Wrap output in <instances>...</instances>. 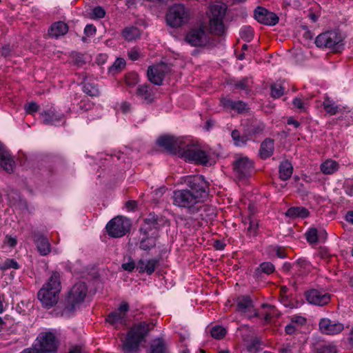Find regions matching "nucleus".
Wrapping results in <instances>:
<instances>
[{
	"label": "nucleus",
	"instance_id": "1",
	"mask_svg": "<svg viewBox=\"0 0 353 353\" xmlns=\"http://www.w3.org/2000/svg\"><path fill=\"white\" fill-rule=\"evenodd\" d=\"M181 183L188 188L178 190L172 196L173 204L188 210L196 208L197 204L202 203L209 194L208 183L202 175L185 176L181 179Z\"/></svg>",
	"mask_w": 353,
	"mask_h": 353
},
{
	"label": "nucleus",
	"instance_id": "2",
	"mask_svg": "<svg viewBox=\"0 0 353 353\" xmlns=\"http://www.w3.org/2000/svg\"><path fill=\"white\" fill-rule=\"evenodd\" d=\"M157 144L170 153L177 155L186 161L206 164L209 161L207 152L188 137L165 135L157 139Z\"/></svg>",
	"mask_w": 353,
	"mask_h": 353
},
{
	"label": "nucleus",
	"instance_id": "3",
	"mask_svg": "<svg viewBox=\"0 0 353 353\" xmlns=\"http://www.w3.org/2000/svg\"><path fill=\"white\" fill-rule=\"evenodd\" d=\"M61 288L60 275L58 272H53L37 294L43 306L51 307L57 304Z\"/></svg>",
	"mask_w": 353,
	"mask_h": 353
},
{
	"label": "nucleus",
	"instance_id": "4",
	"mask_svg": "<svg viewBox=\"0 0 353 353\" xmlns=\"http://www.w3.org/2000/svg\"><path fill=\"white\" fill-rule=\"evenodd\" d=\"M150 330V324L146 322H140L134 325L127 334L123 343V350L125 353H131L136 351L141 342L148 335Z\"/></svg>",
	"mask_w": 353,
	"mask_h": 353
},
{
	"label": "nucleus",
	"instance_id": "5",
	"mask_svg": "<svg viewBox=\"0 0 353 353\" xmlns=\"http://www.w3.org/2000/svg\"><path fill=\"white\" fill-rule=\"evenodd\" d=\"M87 287L83 282L76 283L68 292L61 315L70 317L84 301L87 294Z\"/></svg>",
	"mask_w": 353,
	"mask_h": 353
},
{
	"label": "nucleus",
	"instance_id": "6",
	"mask_svg": "<svg viewBox=\"0 0 353 353\" xmlns=\"http://www.w3.org/2000/svg\"><path fill=\"white\" fill-rule=\"evenodd\" d=\"M226 6L222 3H216L210 6L208 12L209 26L212 32L221 34L224 32L223 19L226 11Z\"/></svg>",
	"mask_w": 353,
	"mask_h": 353
},
{
	"label": "nucleus",
	"instance_id": "7",
	"mask_svg": "<svg viewBox=\"0 0 353 353\" xmlns=\"http://www.w3.org/2000/svg\"><path fill=\"white\" fill-rule=\"evenodd\" d=\"M167 25L172 28H179L189 20V11L181 4H176L172 6L166 14Z\"/></svg>",
	"mask_w": 353,
	"mask_h": 353
},
{
	"label": "nucleus",
	"instance_id": "8",
	"mask_svg": "<svg viewBox=\"0 0 353 353\" xmlns=\"http://www.w3.org/2000/svg\"><path fill=\"white\" fill-rule=\"evenodd\" d=\"M130 221L122 216H117L110 220L107 225L108 234L114 238L123 236L130 229Z\"/></svg>",
	"mask_w": 353,
	"mask_h": 353
},
{
	"label": "nucleus",
	"instance_id": "9",
	"mask_svg": "<svg viewBox=\"0 0 353 353\" xmlns=\"http://www.w3.org/2000/svg\"><path fill=\"white\" fill-rule=\"evenodd\" d=\"M341 35L337 31H329L318 35L315 43L319 48H328L339 50L342 46Z\"/></svg>",
	"mask_w": 353,
	"mask_h": 353
},
{
	"label": "nucleus",
	"instance_id": "10",
	"mask_svg": "<svg viewBox=\"0 0 353 353\" xmlns=\"http://www.w3.org/2000/svg\"><path fill=\"white\" fill-rule=\"evenodd\" d=\"M185 41L192 46H203L209 43V36L203 26L191 28L185 35Z\"/></svg>",
	"mask_w": 353,
	"mask_h": 353
},
{
	"label": "nucleus",
	"instance_id": "11",
	"mask_svg": "<svg viewBox=\"0 0 353 353\" xmlns=\"http://www.w3.org/2000/svg\"><path fill=\"white\" fill-rule=\"evenodd\" d=\"M57 340L54 334L50 332L41 333L37 339L35 346L42 353L55 351L57 347Z\"/></svg>",
	"mask_w": 353,
	"mask_h": 353
},
{
	"label": "nucleus",
	"instance_id": "12",
	"mask_svg": "<svg viewBox=\"0 0 353 353\" xmlns=\"http://www.w3.org/2000/svg\"><path fill=\"white\" fill-rule=\"evenodd\" d=\"M170 70V67L164 63H160L150 66L147 72L148 79L155 85H161L165 74H167Z\"/></svg>",
	"mask_w": 353,
	"mask_h": 353
},
{
	"label": "nucleus",
	"instance_id": "13",
	"mask_svg": "<svg viewBox=\"0 0 353 353\" xmlns=\"http://www.w3.org/2000/svg\"><path fill=\"white\" fill-rule=\"evenodd\" d=\"M319 330L326 335H335L341 333L345 328L344 325L338 321L328 318L321 319L319 323Z\"/></svg>",
	"mask_w": 353,
	"mask_h": 353
},
{
	"label": "nucleus",
	"instance_id": "14",
	"mask_svg": "<svg viewBox=\"0 0 353 353\" xmlns=\"http://www.w3.org/2000/svg\"><path fill=\"white\" fill-rule=\"evenodd\" d=\"M128 310V304L126 302H123L117 311L112 312L107 316L106 321L115 327H117L119 325H125Z\"/></svg>",
	"mask_w": 353,
	"mask_h": 353
},
{
	"label": "nucleus",
	"instance_id": "15",
	"mask_svg": "<svg viewBox=\"0 0 353 353\" xmlns=\"http://www.w3.org/2000/svg\"><path fill=\"white\" fill-rule=\"evenodd\" d=\"M237 310L248 318L256 316L258 313L254 308L251 299L248 296H241L237 298Z\"/></svg>",
	"mask_w": 353,
	"mask_h": 353
},
{
	"label": "nucleus",
	"instance_id": "16",
	"mask_svg": "<svg viewBox=\"0 0 353 353\" xmlns=\"http://www.w3.org/2000/svg\"><path fill=\"white\" fill-rule=\"evenodd\" d=\"M306 300L310 304L323 305L329 303L330 296L329 294L315 289L310 290L305 293Z\"/></svg>",
	"mask_w": 353,
	"mask_h": 353
},
{
	"label": "nucleus",
	"instance_id": "17",
	"mask_svg": "<svg viewBox=\"0 0 353 353\" xmlns=\"http://www.w3.org/2000/svg\"><path fill=\"white\" fill-rule=\"evenodd\" d=\"M254 18L259 23L268 26H274L279 21V17L274 13L268 12L262 7H257L256 8Z\"/></svg>",
	"mask_w": 353,
	"mask_h": 353
},
{
	"label": "nucleus",
	"instance_id": "18",
	"mask_svg": "<svg viewBox=\"0 0 353 353\" xmlns=\"http://www.w3.org/2000/svg\"><path fill=\"white\" fill-rule=\"evenodd\" d=\"M252 168V163L248 157H239L234 163V171L240 177L248 176Z\"/></svg>",
	"mask_w": 353,
	"mask_h": 353
},
{
	"label": "nucleus",
	"instance_id": "19",
	"mask_svg": "<svg viewBox=\"0 0 353 353\" xmlns=\"http://www.w3.org/2000/svg\"><path fill=\"white\" fill-rule=\"evenodd\" d=\"M43 121L47 125H57L63 119V114L58 112L54 108L41 113Z\"/></svg>",
	"mask_w": 353,
	"mask_h": 353
},
{
	"label": "nucleus",
	"instance_id": "20",
	"mask_svg": "<svg viewBox=\"0 0 353 353\" xmlns=\"http://www.w3.org/2000/svg\"><path fill=\"white\" fill-rule=\"evenodd\" d=\"M157 218L154 214H150L144 220V224L141 228V232L145 236H148L151 232L152 236L157 234L158 228Z\"/></svg>",
	"mask_w": 353,
	"mask_h": 353
},
{
	"label": "nucleus",
	"instance_id": "21",
	"mask_svg": "<svg viewBox=\"0 0 353 353\" xmlns=\"http://www.w3.org/2000/svg\"><path fill=\"white\" fill-rule=\"evenodd\" d=\"M0 165L4 170L11 172L13 170L14 161L10 153L5 150L0 143Z\"/></svg>",
	"mask_w": 353,
	"mask_h": 353
},
{
	"label": "nucleus",
	"instance_id": "22",
	"mask_svg": "<svg viewBox=\"0 0 353 353\" xmlns=\"http://www.w3.org/2000/svg\"><path fill=\"white\" fill-rule=\"evenodd\" d=\"M221 103L224 108H230L239 113H243L248 110L247 104L242 101H233L230 99H223Z\"/></svg>",
	"mask_w": 353,
	"mask_h": 353
},
{
	"label": "nucleus",
	"instance_id": "23",
	"mask_svg": "<svg viewBox=\"0 0 353 353\" xmlns=\"http://www.w3.org/2000/svg\"><path fill=\"white\" fill-rule=\"evenodd\" d=\"M157 265V261L155 259H141L139 261L137 269L139 272H146L148 274H152Z\"/></svg>",
	"mask_w": 353,
	"mask_h": 353
},
{
	"label": "nucleus",
	"instance_id": "24",
	"mask_svg": "<svg viewBox=\"0 0 353 353\" xmlns=\"http://www.w3.org/2000/svg\"><path fill=\"white\" fill-rule=\"evenodd\" d=\"M68 31V27L66 23L59 21L53 23L49 30V34L54 38L63 36Z\"/></svg>",
	"mask_w": 353,
	"mask_h": 353
},
{
	"label": "nucleus",
	"instance_id": "25",
	"mask_svg": "<svg viewBox=\"0 0 353 353\" xmlns=\"http://www.w3.org/2000/svg\"><path fill=\"white\" fill-rule=\"evenodd\" d=\"M274 150V140L270 138L265 139L260 148V155L263 159H267L273 154Z\"/></svg>",
	"mask_w": 353,
	"mask_h": 353
},
{
	"label": "nucleus",
	"instance_id": "26",
	"mask_svg": "<svg viewBox=\"0 0 353 353\" xmlns=\"http://www.w3.org/2000/svg\"><path fill=\"white\" fill-rule=\"evenodd\" d=\"M35 243L40 254L46 256L50 252L51 247L47 238L39 236L35 240Z\"/></svg>",
	"mask_w": 353,
	"mask_h": 353
},
{
	"label": "nucleus",
	"instance_id": "27",
	"mask_svg": "<svg viewBox=\"0 0 353 353\" xmlns=\"http://www.w3.org/2000/svg\"><path fill=\"white\" fill-rule=\"evenodd\" d=\"M231 136L234 145L239 147L245 145L248 141L252 140L251 134L248 133L241 135L236 130L232 132Z\"/></svg>",
	"mask_w": 353,
	"mask_h": 353
},
{
	"label": "nucleus",
	"instance_id": "28",
	"mask_svg": "<svg viewBox=\"0 0 353 353\" xmlns=\"http://www.w3.org/2000/svg\"><path fill=\"white\" fill-rule=\"evenodd\" d=\"M148 353H169L164 341L161 338L154 339Z\"/></svg>",
	"mask_w": 353,
	"mask_h": 353
},
{
	"label": "nucleus",
	"instance_id": "29",
	"mask_svg": "<svg viewBox=\"0 0 353 353\" xmlns=\"http://www.w3.org/2000/svg\"><path fill=\"white\" fill-rule=\"evenodd\" d=\"M292 171L293 167L289 161L282 162L279 166L280 178L283 181L289 179L292 174Z\"/></svg>",
	"mask_w": 353,
	"mask_h": 353
},
{
	"label": "nucleus",
	"instance_id": "30",
	"mask_svg": "<svg viewBox=\"0 0 353 353\" xmlns=\"http://www.w3.org/2000/svg\"><path fill=\"white\" fill-rule=\"evenodd\" d=\"M309 212L307 209L303 207H292L288 210L285 215L290 218H305L307 216Z\"/></svg>",
	"mask_w": 353,
	"mask_h": 353
},
{
	"label": "nucleus",
	"instance_id": "31",
	"mask_svg": "<svg viewBox=\"0 0 353 353\" xmlns=\"http://www.w3.org/2000/svg\"><path fill=\"white\" fill-rule=\"evenodd\" d=\"M137 94L147 102L154 100V94L148 85H141L137 88Z\"/></svg>",
	"mask_w": 353,
	"mask_h": 353
},
{
	"label": "nucleus",
	"instance_id": "32",
	"mask_svg": "<svg viewBox=\"0 0 353 353\" xmlns=\"http://www.w3.org/2000/svg\"><path fill=\"white\" fill-rule=\"evenodd\" d=\"M339 164L336 161L328 159L321 165V170L325 174H332L339 169Z\"/></svg>",
	"mask_w": 353,
	"mask_h": 353
},
{
	"label": "nucleus",
	"instance_id": "33",
	"mask_svg": "<svg viewBox=\"0 0 353 353\" xmlns=\"http://www.w3.org/2000/svg\"><path fill=\"white\" fill-rule=\"evenodd\" d=\"M122 35L125 40L130 41L140 37V31L136 27H128L123 30Z\"/></svg>",
	"mask_w": 353,
	"mask_h": 353
},
{
	"label": "nucleus",
	"instance_id": "34",
	"mask_svg": "<svg viewBox=\"0 0 353 353\" xmlns=\"http://www.w3.org/2000/svg\"><path fill=\"white\" fill-rule=\"evenodd\" d=\"M323 106L325 111L330 114H336L339 110V107L335 104V103L330 97H326L323 103Z\"/></svg>",
	"mask_w": 353,
	"mask_h": 353
},
{
	"label": "nucleus",
	"instance_id": "35",
	"mask_svg": "<svg viewBox=\"0 0 353 353\" xmlns=\"http://www.w3.org/2000/svg\"><path fill=\"white\" fill-rule=\"evenodd\" d=\"M126 63L124 59L117 58L113 64L110 67L109 72L112 74H115L121 72L125 67Z\"/></svg>",
	"mask_w": 353,
	"mask_h": 353
},
{
	"label": "nucleus",
	"instance_id": "36",
	"mask_svg": "<svg viewBox=\"0 0 353 353\" xmlns=\"http://www.w3.org/2000/svg\"><path fill=\"white\" fill-rule=\"evenodd\" d=\"M83 91L85 93L92 97L98 96L99 94L97 85L91 83H85L83 85Z\"/></svg>",
	"mask_w": 353,
	"mask_h": 353
},
{
	"label": "nucleus",
	"instance_id": "37",
	"mask_svg": "<svg viewBox=\"0 0 353 353\" xmlns=\"http://www.w3.org/2000/svg\"><path fill=\"white\" fill-rule=\"evenodd\" d=\"M156 240L154 236L143 239L140 243V248L144 250H149L155 246Z\"/></svg>",
	"mask_w": 353,
	"mask_h": 353
},
{
	"label": "nucleus",
	"instance_id": "38",
	"mask_svg": "<svg viewBox=\"0 0 353 353\" xmlns=\"http://www.w3.org/2000/svg\"><path fill=\"white\" fill-rule=\"evenodd\" d=\"M226 334V330L221 326H215L211 330V335L213 338L220 339Z\"/></svg>",
	"mask_w": 353,
	"mask_h": 353
},
{
	"label": "nucleus",
	"instance_id": "39",
	"mask_svg": "<svg viewBox=\"0 0 353 353\" xmlns=\"http://www.w3.org/2000/svg\"><path fill=\"white\" fill-rule=\"evenodd\" d=\"M241 37L246 41H250L253 37V30L250 26H245L240 32Z\"/></svg>",
	"mask_w": 353,
	"mask_h": 353
},
{
	"label": "nucleus",
	"instance_id": "40",
	"mask_svg": "<svg viewBox=\"0 0 353 353\" xmlns=\"http://www.w3.org/2000/svg\"><path fill=\"white\" fill-rule=\"evenodd\" d=\"M284 93V88L280 84H274L271 86V95L274 98H279Z\"/></svg>",
	"mask_w": 353,
	"mask_h": 353
},
{
	"label": "nucleus",
	"instance_id": "41",
	"mask_svg": "<svg viewBox=\"0 0 353 353\" xmlns=\"http://www.w3.org/2000/svg\"><path fill=\"white\" fill-rule=\"evenodd\" d=\"M307 241L310 243H315L318 241V233L315 228L310 229L305 234Z\"/></svg>",
	"mask_w": 353,
	"mask_h": 353
},
{
	"label": "nucleus",
	"instance_id": "42",
	"mask_svg": "<svg viewBox=\"0 0 353 353\" xmlns=\"http://www.w3.org/2000/svg\"><path fill=\"white\" fill-rule=\"evenodd\" d=\"M19 268V264L14 259H6L1 265L0 269L5 270L9 268L18 269Z\"/></svg>",
	"mask_w": 353,
	"mask_h": 353
},
{
	"label": "nucleus",
	"instance_id": "43",
	"mask_svg": "<svg viewBox=\"0 0 353 353\" xmlns=\"http://www.w3.org/2000/svg\"><path fill=\"white\" fill-rule=\"evenodd\" d=\"M265 129V125L263 123H258L255 125H253L251 132L249 133V134H251V137L252 138V136H257L259 134H261Z\"/></svg>",
	"mask_w": 353,
	"mask_h": 353
},
{
	"label": "nucleus",
	"instance_id": "44",
	"mask_svg": "<svg viewBox=\"0 0 353 353\" xmlns=\"http://www.w3.org/2000/svg\"><path fill=\"white\" fill-rule=\"evenodd\" d=\"M318 353H337V348L332 344L325 345L318 350Z\"/></svg>",
	"mask_w": 353,
	"mask_h": 353
},
{
	"label": "nucleus",
	"instance_id": "45",
	"mask_svg": "<svg viewBox=\"0 0 353 353\" xmlns=\"http://www.w3.org/2000/svg\"><path fill=\"white\" fill-rule=\"evenodd\" d=\"M261 271L265 274H270L274 271V266L270 262H264L260 265Z\"/></svg>",
	"mask_w": 353,
	"mask_h": 353
},
{
	"label": "nucleus",
	"instance_id": "46",
	"mask_svg": "<svg viewBox=\"0 0 353 353\" xmlns=\"http://www.w3.org/2000/svg\"><path fill=\"white\" fill-rule=\"evenodd\" d=\"M258 223L256 221L251 220L248 228V233L250 236H255L257 234Z\"/></svg>",
	"mask_w": 353,
	"mask_h": 353
},
{
	"label": "nucleus",
	"instance_id": "47",
	"mask_svg": "<svg viewBox=\"0 0 353 353\" xmlns=\"http://www.w3.org/2000/svg\"><path fill=\"white\" fill-rule=\"evenodd\" d=\"M292 104L299 112H304L306 110L305 103L299 98H295L293 99Z\"/></svg>",
	"mask_w": 353,
	"mask_h": 353
},
{
	"label": "nucleus",
	"instance_id": "48",
	"mask_svg": "<svg viewBox=\"0 0 353 353\" xmlns=\"http://www.w3.org/2000/svg\"><path fill=\"white\" fill-rule=\"evenodd\" d=\"M25 110L27 113L32 114L39 110V105L34 102H30L25 105Z\"/></svg>",
	"mask_w": 353,
	"mask_h": 353
},
{
	"label": "nucleus",
	"instance_id": "49",
	"mask_svg": "<svg viewBox=\"0 0 353 353\" xmlns=\"http://www.w3.org/2000/svg\"><path fill=\"white\" fill-rule=\"evenodd\" d=\"M105 12L101 7H96L92 10V14L96 18H103L105 16Z\"/></svg>",
	"mask_w": 353,
	"mask_h": 353
},
{
	"label": "nucleus",
	"instance_id": "50",
	"mask_svg": "<svg viewBox=\"0 0 353 353\" xmlns=\"http://www.w3.org/2000/svg\"><path fill=\"white\" fill-rule=\"evenodd\" d=\"M84 32L88 37L92 36L96 32V28L91 24L87 25L84 29Z\"/></svg>",
	"mask_w": 353,
	"mask_h": 353
},
{
	"label": "nucleus",
	"instance_id": "51",
	"mask_svg": "<svg viewBox=\"0 0 353 353\" xmlns=\"http://www.w3.org/2000/svg\"><path fill=\"white\" fill-rule=\"evenodd\" d=\"M134 268L135 264L133 261H130L128 263L122 264V268L128 272H132Z\"/></svg>",
	"mask_w": 353,
	"mask_h": 353
},
{
	"label": "nucleus",
	"instance_id": "52",
	"mask_svg": "<svg viewBox=\"0 0 353 353\" xmlns=\"http://www.w3.org/2000/svg\"><path fill=\"white\" fill-rule=\"evenodd\" d=\"M92 106V104L90 103V101L86 100H83L79 103V108L81 110H90Z\"/></svg>",
	"mask_w": 353,
	"mask_h": 353
},
{
	"label": "nucleus",
	"instance_id": "53",
	"mask_svg": "<svg viewBox=\"0 0 353 353\" xmlns=\"http://www.w3.org/2000/svg\"><path fill=\"white\" fill-rule=\"evenodd\" d=\"M248 87V79H243V81H241L235 84V88L241 89V90H247Z\"/></svg>",
	"mask_w": 353,
	"mask_h": 353
},
{
	"label": "nucleus",
	"instance_id": "54",
	"mask_svg": "<svg viewBox=\"0 0 353 353\" xmlns=\"http://www.w3.org/2000/svg\"><path fill=\"white\" fill-rule=\"evenodd\" d=\"M128 56L130 57V59L132 61H135V60H137L139 57V52L136 49H132L129 52H128Z\"/></svg>",
	"mask_w": 353,
	"mask_h": 353
},
{
	"label": "nucleus",
	"instance_id": "55",
	"mask_svg": "<svg viewBox=\"0 0 353 353\" xmlns=\"http://www.w3.org/2000/svg\"><path fill=\"white\" fill-rule=\"evenodd\" d=\"M20 353H42V352L34 344V345L32 348L26 349Z\"/></svg>",
	"mask_w": 353,
	"mask_h": 353
},
{
	"label": "nucleus",
	"instance_id": "56",
	"mask_svg": "<svg viewBox=\"0 0 353 353\" xmlns=\"http://www.w3.org/2000/svg\"><path fill=\"white\" fill-rule=\"evenodd\" d=\"M296 330V327L294 325L293 323L292 322V323L290 324H288L285 326V332L288 334H293Z\"/></svg>",
	"mask_w": 353,
	"mask_h": 353
},
{
	"label": "nucleus",
	"instance_id": "57",
	"mask_svg": "<svg viewBox=\"0 0 353 353\" xmlns=\"http://www.w3.org/2000/svg\"><path fill=\"white\" fill-rule=\"evenodd\" d=\"M6 242L10 247H14L17 244L16 239L12 236H6Z\"/></svg>",
	"mask_w": 353,
	"mask_h": 353
},
{
	"label": "nucleus",
	"instance_id": "58",
	"mask_svg": "<svg viewBox=\"0 0 353 353\" xmlns=\"http://www.w3.org/2000/svg\"><path fill=\"white\" fill-rule=\"evenodd\" d=\"M10 50H11L9 46H5V47L2 48L1 50V53L3 56L7 57L9 55Z\"/></svg>",
	"mask_w": 353,
	"mask_h": 353
},
{
	"label": "nucleus",
	"instance_id": "59",
	"mask_svg": "<svg viewBox=\"0 0 353 353\" xmlns=\"http://www.w3.org/2000/svg\"><path fill=\"white\" fill-rule=\"evenodd\" d=\"M305 319L303 318V317H301V316H299V317H295L292 319V322L293 323H299V324H303L305 323Z\"/></svg>",
	"mask_w": 353,
	"mask_h": 353
},
{
	"label": "nucleus",
	"instance_id": "60",
	"mask_svg": "<svg viewBox=\"0 0 353 353\" xmlns=\"http://www.w3.org/2000/svg\"><path fill=\"white\" fill-rule=\"evenodd\" d=\"M136 202L134 201H128L125 204L126 208L130 210H133L136 208Z\"/></svg>",
	"mask_w": 353,
	"mask_h": 353
},
{
	"label": "nucleus",
	"instance_id": "61",
	"mask_svg": "<svg viewBox=\"0 0 353 353\" xmlns=\"http://www.w3.org/2000/svg\"><path fill=\"white\" fill-rule=\"evenodd\" d=\"M349 345L353 348V327H352L347 338Z\"/></svg>",
	"mask_w": 353,
	"mask_h": 353
},
{
	"label": "nucleus",
	"instance_id": "62",
	"mask_svg": "<svg viewBox=\"0 0 353 353\" xmlns=\"http://www.w3.org/2000/svg\"><path fill=\"white\" fill-rule=\"evenodd\" d=\"M345 219L347 221L353 224V211H350L347 213Z\"/></svg>",
	"mask_w": 353,
	"mask_h": 353
},
{
	"label": "nucleus",
	"instance_id": "63",
	"mask_svg": "<svg viewBox=\"0 0 353 353\" xmlns=\"http://www.w3.org/2000/svg\"><path fill=\"white\" fill-rule=\"evenodd\" d=\"M276 256L279 258H285V254L284 253L283 250L281 248H278L276 250Z\"/></svg>",
	"mask_w": 353,
	"mask_h": 353
},
{
	"label": "nucleus",
	"instance_id": "64",
	"mask_svg": "<svg viewBox=\"0 0 353 353\" xmlns=\"http://www.w3.org/2000/svg\"><path fill=\"white\" fill-rule=\"evenodd\" d=\"M288 123L290 125H293L295 128H298L299 126V123L296 121L293 120L292 119H288Z\"/></svg>",
	"mask_w": 353,
	"mask_h": 353
}]
</instances>
